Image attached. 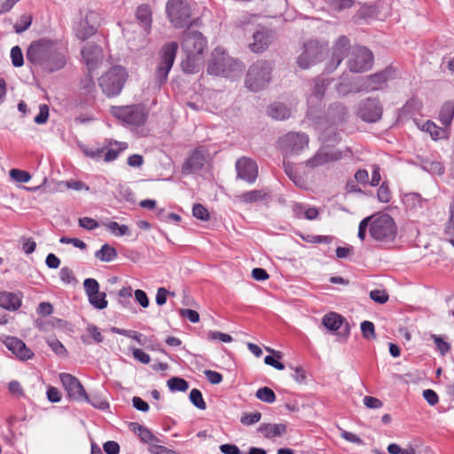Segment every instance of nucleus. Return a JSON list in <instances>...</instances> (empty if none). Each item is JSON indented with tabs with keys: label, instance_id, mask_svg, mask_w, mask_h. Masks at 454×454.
I'll use <instances>...</instances> for the list:
<instances>
[{
	"label": "nucleus",
	"instance_id": "obj_49",
	"mask_svg": "<svg viewBox=\"0 0 454 454\" xmlns=\"http://www.w3.org/2000/svg\"><path fill=\"white\" fill-rule=\"evenodd\" d=\"M379 201L387 203L391 200V192L387 182H383L377 192Z\"/></svg>",
	"mask_w": 454,
	"mask_h": 454
},
{
	"label": "nucleus",
	"instance_id": "obj_20",
	"mask_svg": "<svg viewBox=\"0 0 454 454\" xmlns=\"http://www.w3.org/2000/svg\"><path fill=\"white\" fill-rule=\"evenodd\" d=\"M66 62L65 51L60 44L51 54H49L41 68L48 73H53L63 68Z\"/></svg>",
	"mask_w": 454,
	"mask_h": 454
},
{
	"label": "nucleus",
	"instance_id": "obj_40",
	"mask_svg": "<svg viewBox=\"0 0 454 454\" xmlns=\"http://www.w3.org/2000/svg\"><path fill=\"white\" fill-rule=\"evenodd\" d=\"M88 300L90 304L98 309H104L108 305L106 293L99 291H98L97 294L89 297Z\"/></svg>",
	"mask_w": 454,
	"mask_h": 454
},
{
	"label": "nucleus",
	"instance_id": "obj_7",
	"mask_svg": "<svg viewBox=\"0 0 454 454\" xmlns=\"http://www.w3.org/2000/svg\"><path fill=\"white\" fill-rule=\"evenodd\" d=\"M167 17L176 28H183L192 24V9L187 0H168Z\"/></svg>",
	"mask_w": 454,
	"mask_h": 454
},
{
	"label": "nucleus",
	"instance_id": "obj_48",
	"mask_svg": "<svg viewBox=\"0 0 454 454\" xmlns=\"http://www.w3.org/2000/svg\"><path fill=\"white\" fill-rule=\"evenodd\" d=\"M82 89L83 92L89 96L90 99L94 98V92H95V83L91 77V75H88L82 82Z\"/></svg>",
	"mask_w": 454,
	"mask_h": 454
},
{
	"label": "nucleus",
	"instance_id": "obj_63",
	"mask_svg": "<svg viewBox=\"0 0 454 454\" xmlns=\"http://www.w3.org/2000/svg\"><path fill=\"white\" fill-rule=\"evenodd\" d=\"M103 449L106 454H118L120 452V445L114 441L106 442L103 444Z\"/></svg>",
	"mask_w": 454,
	"mask_h": 454
},
{
	"label": "nucleus",
	"instance_id": "obj_53",
	"mask_svg": "<svg viewBox=\"0 0 454 454\" xmlns=\"http://www.w3.org/2000/svg\"><path fill=\"white\" fill-rule=\"evenodd\" d=\"M118 146L119 147L117 151L113 148L106 150L104 155V160L106 161L114 160L118 157L119 152L125 150L128 147V145L126 143H119Z\"/></svg>",
	"mask_w": 454,
	"mask_h": 454
},
{
	"label": "nucleus",
	"instance_id": "obj_28",
	"mask_svg": "<svg viewBox=\"0 0 454 454\" xmlns=\"http://www.w3.org/2000/svg\"><path fill=\"white\" fill-rule=\"evenodd\" d=\"M268 115L277 121H284L290 117V109L283 103H273L267 109Z\"/></svg>",
	"mask_w": 454,
	"mask_h": 454
},
{
	"label": "nucleus",
	"instance_id": "obj_52",
	"mask_svg": "<svg viewBox=\"0 0 454 454\" xmlns=\"http://www.w3.org/2000/svg\"><path fill=\"white\" fill-rule=\"evenodd\" d=\"M361 332L365 339L375 338V328L374 325L371 321H364L361 323Z\"/></svg>",
	"mask_w": 454,
	"mask_h": 454
},
{
	"label": "nucleus",
	"instance_id": "obj_5",
	"mask_svg": "<svg viewBox=\"0 0 454 454\" xmlns=\"http://www.w3.org/2000/svg\"><path fill=\"white\" fill-rule=\"evenodd\" d=\"M178 44L176 42L165 43L159 51L158 62L154 74L155 82L159 86L166 82L169 71L171 70Z\"/></svg>",
	"mask_w": 454,
	"mask_h": 454
},
{
	"label": "nucleus",
	"instance_id": "obj_24",
	"mask_svg": "<svg viewBox=\"0 0 454 454\" xmlns=\"http://www.w3.org/2000/svg\"><path fill=\"white\" fill-rule=\"evenodd\" d=\"M271 43V34L266 28H262L253 35V43L249 44V48L255 53L265 51Z\"/></svg>",
	"mask_w": 454,
	"mask_h": 454
},
{
	"label": "nucleus",
	"instance_id": "obj_58",
	"mask_svg": "<svg viewBox=\"0 0 454 454\" xmlns=\"http://www.w3.org/2000/svg\"><path fill=\"white\" fill-rule=\"evenodd\" d=\"M181 317L187 318L192 323H198L200 321V315L197 311L191 309H181L179 310Z\"/></svg>",
	"mask_w": 454,
	"mask_h": 454
},
{
	"label": "nucleus",
	"instance_id": "obj_29",
	"mask_svg": "<svg viewBox=\"0 0 454 454\" xmlns=\"http://www.w3.org/2000/svg\"><path fill=\"white\" fill-rule=\"evenodd\" d=\"M454 117V102L449 101L442 105L440 113L439 120L442 125L448 127Z\"/></svg>",
	"mask_w": 454,
	"mask_h": 454
},
{
	"label": "nucleus",
	"instance_id": "obj_35",
	"mask_svg": "<svg viewBox=\"0 0 454 454\" xmlns=\"http://www.w3.org/2000/svg\"><path fill=\"white\" fill-rule=\"evenodd\" d=\"M111 331L114 333L123 335L128 338H131V339L135 340L139 345L143 346L145 344L146 337H145L142 333H139L136 331L126 330V329H121V328H117V327H113L111 329Z\"/></svg>",
	"mask_w": 454,
	"mask_h": 454
},
{
	"label": "nucleus",
	"instance_id": "obj_6",
	"mask_svg": "<svg viewBox=\"0 0 454 454\" xmlns=\"http://www.w3.org/2000/svg\"><path fill=\"white\" fill-rule=\"evenodd\" d=\"M128 73L124 67L115 66L110 68L99 78V86L108 97H114L121 93L127 80Z\"/></svg>",
	"mask_w": 454,
	"mask_h": 454
},
{
	"label": "nucleus",
	"instance_id": "obj_44",
	"mask_svg": "<svg viewBox=\"0 0 454 454\" xmlns=\"http://www.w3.org/2000/svg\"><path fill=\"white\" fill-rule=\"evenodd\" d=\"M82 401H84L86 403H90L94 408L105 411L109 407V403L106 400L101 398L98 395H91L89 396L87 395V399H82Z\"/></svg>",
	"mask_w": 454,
	"mask_h": 454
},
{
	"label": "nucleus",
	"instance_id": "obj_27",
	"mask_svg": "<svg viewBox=\"0 0 454 454\" xmlns=\"http://www.w3.org/2000/svg\"><path fill=\"white\" fill-rule=\"evenodd\" d=\"M134 431L137 434L140 440L153 446L156 443H163L164 441L160 440L159 437L155 436L148 428L139 424L133 425Z\"/></svg>",
	"mask_w": 454,
	"mask_h": 454
},
{
	"label": "nucleus",
	"instance_id": "obj_56",
	"mask_svg": "<svg viewBox=\"0 0 454 454\" xmlns=\"http://www.w3.org/2000/svg\"><path fill=\"white\" fill-rule=\"evenodd\" d=\"M32 18L30 16H22L20 21L14 26L15 32L18 34L23 33L30 27Z\"/></svg>",
	"mask_w": 454,
	"mask_h": 454
},
{
	"label": "nucleus",
	"instance_id": "obj_45",
	"mask_svg": "<svg viewBox=\"0 0 454 454\" xmlns=\"http://www.w3.org/2000/svg\"><path fill=\"white\" fill-rule=\"evenodd\" d=\"M12 179L18 183H27L31 179V176L27 171L12 168L9 172Z\"/></svg>",
	"mask_w": 454,
	"mask_h": 454
},
{
	"label": "nucleus",
	"instance_id": "obj_55",
	"mask_svg": "<svg viewBox=\"0 0 454 454\" xmlns=\"http://www.w3.org/2000/svg\"><path fill=\"white\" fill-rule=\"evenodd\" d=\"M207 338L210 340H220L222 342H231L232 340V337L230 334L223 333L217 331H210L207 333Z\"/></svg>",
	"mask_w": 454,
	"mask_h": 454
},
{
	"label": "nucleus",
	"instance_id": "obj_22",
	"mask_svg": "<svg viewBox=\"0 0 454 454\" xmlns=\"http://www.w3.org/2000/svg\"><path fill=\"white\" fill-rule=\"evenodd\" d=\"M4 344L20 360H27L34 356V353L18 338L8 337L4 340Z\"/></svg>",
	"mask_w": 454,
	"mask_h": 454
},
{
	"label": "nucleus",
	"instance_id": "obj_59",
	"mask_svg": "<svg viewBox=\"0 0 454 454\" xmlns=\"http://www.w3.org/2000/svg\"><path fill=\"white\" fill-rule=\"evenodd\" d=\"M49 117V107L47 105H40L39 114L35 117V122L37 124H43L47 121Z\"/></svg>",
	"mask_w": 454,
	"mask_h": 454
},
{
	"label": "nucleus",
	"instance_id": "obj_18",
	"mask_svg": "<svg viewBox=\"0 0 454 454\" xmlns=\"http://www.w3.org/2000/svg\"><path fill=\"white\" fill-rule=\"evenodd\" d=\"M388 71H382L374 74L359 78V88L362 91L370 92L381 90L388 79Z\"/></svg>",
	"mask_w": 454,
	"mask_h": 454
},
{
	"label": "nucleus",
	"instance_id": "obj_57",
	"mask_svg": "<svg viewBox=\"0 0 454 454\" xmlns=\"http://www.w3.org/2000/svg\"><path fill=\"white\" fill-rule=\"evenodd\" d=\"M370 298L380 304H383L388 300V294L382 290H372L370 292Z\"/></svg>",
	"mask_w": 454,
	"mask_h": 454
},
{
	"label": "nucleus",
	"instance_id": "obj_23",
	"mask_svg": "<svg viewBox=\"0 0 454 454\" xmlns=\"http://www.w3.org/2000/svg\"><path fill=\"white\" fill-rule=\"evenodd\" d=\"M341 155L339 152L330 151L326 148H321L317 153L306 161V165L309 168L322 166L327 162L340 159Z\"/></svg>",
	"mask_w": 454,
	"mask_h": 454
},
{
	"label": "nucleus",
	"instance_id": "obj_38",
	"mask_svg": "<svg viewBox=\"0 0 454 454\" xmlns=\"http://www.w3.org/2000/svg\"><path fill=\"white\" fill-rule=\"evenodd\" d=\"M167 385L170 391L172 392H184L188 389L189 384L188 382L178 377H172L167 381Z\"/></svg>",
	"mask_w": 454,
	"mask_h": 454
},
{
	"label": "nucleus",
	"instance_id": "obj_17",
	"mask_svg": "<svg viewBox=\"0 0 454 454\" xmlns=\"http://www.w3.org/2000/svg\"><path fill=\"white\" fill-rule=\"evenodd\" d=\"M350 49V42L345 35H340L333 46L332 60L326 67L328 72L335 70Z\"/></svg>",
	"mask_w": 454,
	"mask_h": 454
},
{
	"label": "nucleus",
	"instance_id": "obj_34",
	"mask_svg": "<svg viewBox=\"0 0 454 454\" xmlns=\"http://www.w3.org/2000/svg\"><path fill=\"white\" fill-rule=\"evenodd\" d=\"M403 202L408 208L417 211L419 208L424 207L426 200H424L419 193L412 192L404 196Z\"/></svg>",
	"mask_w": 454,
	"mask_h": 454
},
{
	"label": "nucleus",
	"instance_id": "obj_4",
	"mask_svg": "<svg viewBox=\"0 0 454 454\" xmlns=\"http://www.w3.org/2000/svg\"><path fill=\"white\" fill-rule=\"evenodd\" d=\"M370 235L380 242L393 241L396 236V226L394 219L387 214L372 215Z\"/></svg>",
	"mask_w": 454,
	"mask_h": 454
},
{
	"label": "nucleus",
	"instance_id": "obj_61",
	"mask_svg": "<svg viewBox=\"0 0 454 454\" xmlns=\"http://www.w3.org/2000/svg\"><path fill=\"white\" fill-rule=\"evenodd\" d=\"M87 332L90 334V337H91L95 342L101 343L103 341L104 337L101 334L98 326L94 325H90L87 327Z\"/></svg>",
	"mask_w": 454,
	"mask_h": 454
},
{
	"label": "nucleus",
	"instance_id": "obj_43",
	"mask_svg": "<svg viewBox=\"0 0 454 454\" xmlns=\"http://www.w3.org/2000/svg\"><path fill=\"white\" fill-rule=\"evenodd\" d=\"M83 288L86 295L89 297L97 294L99 291V284L95 278H86L83 281Z\"/></svg>",
	"mask_w": 454,
	"mask_h": 454
},
{
	"label": "nucleus",
	"instance_id": "obj_1",
	"mask_svg": "<svg viewBox=\"0 0 454 454\" xmlns=\"http://www.w3.org/2000/svg\"><path fill=\"white\" fill-rule=\"evenodd\" d=\"M207 44V41L200 32H184L181 43L182 51L185 55L181 63L184 73L195 74L200 71L203 63V53Z\"/></svg>",
	"mask_w": 454,
	"mask_h": 454
},
{
	"label": "nucleus",
	"instance_id": "obj_42",
	"mask_svg": "<svg viewBox=\"0 0 454 454\" xmlns=\"http://www.w3.org/2000/svg\"><path fill=\"white\" fill-rule=\"evenodd\" d=\"M189 399L192 402V403L198 409H200V410L206 409V407H207L206 403L204 402L202 394L199 389H197V388L192 389L190 392V395H189Z\"/></svg>",
	"mask_w": 454,
	"mask_h": 454
},
{
	"label": "nucleus",
	"instance_id": "obj_8",
	"mask_svg": "<svg viewBox=\"0 0 454 454\" xmlns=\"http://www.w3.org/2000/svg\"><path fill=\"white\" fill-rule=\"evenodd\" d=\"M59 45L60 43L46 38L35 41L27 48V59L32 64L42 67L49 54Z\"/></svg>",
	"mask_w": 454,
	"mask_h": 454
},
{
	"label": "nucleus",
	"instance_id": "obj_62",
	"mask_svg": "<svg viewBox=\"0 0 454 454\" xmlns=\"http://www.w3.org/2000/svg\"><path fill=\"white\" fill-rule=\"evenodd\" d=\"M149 452L151 454H179L173 450H170L165 446L159 445L158 443L149 447Z\"/></svg>",
	"mask_w": 454,
	"mask_h": 454
},
{
	"label": "nucleus",
	"instance_id": "obj_32",
	"mask_svg": "<svg viewBox=\"0 0 454 454\" xmlns=\"http://www.w3.org/2000/svg\"><path fill=\"white\" fill-rule=\"evenodd\" d=\"M95 257L101 262H112L117 257V251L114 247L105 244L95 253Z\"/></svg>",
	"mask_w": 454,
	"mask_h": 454
},
{
	"label": "nucleus",
	"instance_id": "obj_51",
	"mask_svg": "<svg viewBox=\"0 0 454 454\" xmlns=\"http://www.w3.org/2000/svg\"><path fill=\"white\" fill-rule=\"evenodd\" d=\"M12 63L14 67H20L24 64L23 54L19 46H14L11 50Z\"/></svg>",
	"mask_w": 454,
	"mask_h": 454
},
{
	"label": "nucleus",
	"instance_id": "obj_13",
	"mask_svg": "<svg viewBox=\"0 0 454 454\" xmlns=\"http://www.w3.org/2000/svg\"><path fill=\"white\" fill-rule=\"evenodd\" d=\"M382 106L376 98L362 100L356 109V114L365 122H376L382 116Z\"/></svg>",
	"mask_w": 454,
	"mask_h": 454
},
{
	"label": "nucleus",
	"instance_id": "obj_39",
	"mask_svg": "<svg viewBox=\"0 0 454 454\" xmlns=\"http://www.w3.org/2000/svg\"><path fill=\"white\" fill-rule=\"evenodd\" d=\"M421 129L423 131H426L430 134L431 137L434 140H437L442 137V135L445 133L444 129L439 128L436 126L433 121H426Z\"/></svg>",
	"mask_w": 454,
	"mask_h": 454
},
{
	"label": "nucleus",
	"instance_id": "obj_19",
	"mask_svg": "<svg viewBox=\"0 0 454 454\" xmlns=\"http://www.w3.org/2000/svg\"><path fill=\"white\" fill-rule=\"evenodd\" d=\"M82 55L89 73L95 70L103 59L101 48L91 43H87L83 47Z\"/></svg>",
	"mask_w": 454,
	"mask_h": 454
},
{
	"label": "nucleus",
	"instance_id": "obj_37",
	"mask_svg": "<svg viewBox=\"0 0 454 454\" xmlns=\"http://www.w3.org/2000/svg\"><path fill=\"white\" fill-rule=\"evenodd\" d=\"M266 197V193L262 190H253L242 193L239 196V200L246 203L256 202L263 200Z\"/></svg>",
	"mask_w": 454,
	"mask_h": 454
},
{
	"label": "nucleus",
	"instance_id": "obj_10",
	"mask_svg": "<svg viewBox=\"0 0 454 454\" xmlns=\"http://www.w3.org/2000/svg\"><path fill=\"white\" fill-rule=\"evenodd\" d=\"M347 64L350 72L364 73L372 67L373 55L366 47L354 46L348 55Z\"/></svg>",
	"mask_w": 454,
	"mask_h": 454
},
{
	"label": "nucleus",
	"instance_id": "obj_16",
	"mask_svg": "<svg viewBox=\"0 0 454 454\" xmlns=\"http://www.w3.org/2000/svg\"><path fill=\"white\" fill-rule=\"evenodd\" d=\"M238 177L248 184H254L258 176L256 162L247 157H241L236 161Z\"/></svg>",
	"mask_w": 454,
	"mask_h": 454
},
{
	"label": "nucleus",
	"instance_id": "obj_25",
	"mask_svg": "<svg viewBox=\"0 0 454 454\" xmlns=\"http://www.w3.org/2000/svg\"><path fill=\"white\" fill-rule=\"evenodd\" d=\"M21 306V297L14 293H0V307L9 311H15Z\"/></svg>",
	"mask_w": 454,
	"mask_h": 454
},
{
	"label": "nucleus",
	"instance_id": "obj_46",
	"mask_svg": "<svg viewBox=\"0 0 454 454\" xmlns=\"http://www.w3.org/2000/svg\"><path fill=\"white\" fill-rule=\"evenodd\" d=\"M445 233L450 239H454V200L450 203L449 208V219L445 225Z\"/></svg>",
	"mask_w": 454,
	"mask_h": 454
},
{
	"label": "nucleus",
	"instance_id": "obj_14",
	"mask_svg": "<svg viewBox=\"0 0 454 454\" xmlns=\"http://www.w3.org/2000/svg\"><path fill=\"white\" fill-rule=\"evenodd\" d=\"M59 380L68 396L75 401L87 399V393L80 380L69 373H60Z\"/></svg>",
	"mask_w": 454,
	"mask_h": 454
},
{
	"label": "nucleus",
	"instance_id": "obj_12",
	"mask_svg": "<svg viewBox=\"0 0 454 454\" xmlns=\"http://www.w3.org/2000/svg\"><path fill=\"white\" fill-rule=\"evenodd\" d=\"M112 114L126 124L133 126H140L147 119L145 109L140 106H115L113 107Z\"/></svg>",
	"mask_w": 454,
	"mask_h": 454
},
{
	"label": "nucleus",
	"instance_id": "obj_60",
	"mask_svg": "<svg viewBox=\"0 0 454 454\" xmlns=\"http://www.w3.org/2000/svg\"><path fill=\"white\" fill-rule=\"evenodd\" d=\"M330 5L338 11L348 9L353 5L352 0H329Z\"/></svg>",
	"mask_w": 454,
	"mask_h": 454
},
{
	"label": "nucleus",
	"instance_id": "obj_31",
	"mask_svg": "<svg viewBox=\"0 0 454 454\" xmlns=\"http://www.w3.org/2000/svg\"><path fill=\"white\" fill-rule=\"evenodd\" d=\"M103 225L115 237L131 235V231L126 224H119L117 222L110 221L104 223Z\"/></svg>",
	"mask_w": 454,
	"mask_h": 454
},
{
	"label": "nucleus",
	"instance_id": "obj_11",
	"mask_svg": "<svg viewBox=\"0 0 454 454\" xmlns=\"http://www.w3.org/2000/svg\"><path fill=\"white\" fill-rule=\"evenodd\" d=\"M309 137L303 132H288L278 140V145L286 155H297L309 145Z\"/></svg>",
	"mask_w": 454,
	"mask_h": 454
},
{
	"label": "nucleus",
	"instance_id": "obj_26",
	"mask_svg": "<svg viewBox=\"0 0 454 454\" xmlns=\"http://www.w3.org/2000/svg\"><path fill=\"white\" fill-rule=\"evenodd\" d=\"M258 431L262 434L264 437L271 439L283 435L286 432V426L281 423H264L260 425Z\"/></svg>",
	"mask_w": 454,
	"mask_h": 454
},
{
	"label": "nucleus",
	"instance_id": "obj_64",
	"mask_svg": "<svg viewBox=\"0 0 454 454\" xmlns=\"http://www.w3.org/2000/svg\"><path fill=\"white\" fill-rule=\"evenodd\" d=\"M219 449L223 454H242L239 448L235 444L224 443L220 445Z\"/></svg>",
	"mask_w": 454,
	"mask_h": 454
},
{
	"label": "nucleus",
	"instance_id": "obj_47",
	"mask_svg": "<svg viewBox=\"0 0 454 454\" xmlns=\"http://www.w3.org/2000/svg\"><path fill=\"white\" fill-rule=\"evenodd\" d=\"M431 339H433L437 350L442 356H445L450 350V345L446 342L441 336L431 334Z\"/></svg>",
	"mask_w": 454,
	"mask_h": 454
},
{
	"label": "nucleus",
	"instance_id": "obj_2",
	"mask_svg": "<svg viewBox=\"0 0 454 454\" xmlns=\"http://www.w3.org/2000/svg\"><path fill=\"white\" fill-rule=\"evenodd\" d=\"M243 64L226 54L222 47H216L208 62L207 72L214 75L236 78L241 75Z\"/></svg>",
	"mask_w": 454,
	"mask_h": 454
},
{
	"label": "nucleus",
	"instance_id": "obj_50",
	"mask_svg": "<svg viewBox=\"0 0 454 454\" xmlns=\"http://www.w3.org/2000/svg\"><path fill=\"white\" fill-rule=\"evenodd\" d=\"M262 414L258 411L253 413H244L240 418L241 424L252 426L260 421Z\"/></svg>",
	"mask_w": 454,
	"mask_h": 454
},
{
	"label": "nucleus",
	"instance_id": "obj_21",
	"mask_svg": "<svg viewBox=\"0 0 454 454\" xmlns=\"http://www.w3.org/2000/svg\"><path fill=\"white\" fill-rule=\"evenodd\" d=\"M205 153L206 150L202 147L195 149L184 163L182 168L183 173L192 174L199 171L205 163Z\"/></svg>",
	"mask_w": 454,
	"mask_h": 454
},
{
	"label": "nucleus",
	"instance_id": "obj_36",
	"mask_svg": "<svg viewBox=\"0 0 454 454\" xmlns=\"http://www.w3.org/2000/svg\"><path fill=\"white\" fill-rule=\"evenodd\" d=\"M313 82L314 87L312 90V96H314L317 99H321L325 94L327 86L330 83V81L324 77H317L313 81Z\"/></svg>",
	"mask_w": 454,
	"mask_h": 454
},
{
	"label": "nucleus",
	"instance_id": "obj_54",
	"mask_svg": "<svg viewBox=\"0 0 454 454\" xmlns=\"http://www.w3.org/2000/svg\"><path fill=\"white\" fill-rule=\"evenodd\" d=\"M192 214H193L194 217H196L200 220H202V221H206L209 218V214H208L207 209L201 204H195L193 206Z\"/></svg>",
	"mask_w": 454,
	"mask_h": 454
},
{
	"label": "nucleus",
	"instance_id": "obj_30",
	"mask_svg": "<svg viewBox=\"0 0 454 454\" xmlns=\"http://www.w3.org/2000/svg\"><path fill=\"white\" fill-rule=\"evenodd\" d=\"M137 19L142 23L146 31L149 30L152 22L151 8L147 4H142L137 7L136 12Z\"/></svg>",
	"mask_w": 454,
	"mask_h": 454
},
{
	"label": "nucleus",
	"instance_id": "obj_15",
	"mask_svg": "<svg viewBox=\"0 0 454 454\" xmlns=\"http://www.w3.org/2000/svg\"><path fill=\"white\" fill-rule=\"evenodd\" d=\"M323 325L329 331L338 333L339 335L347 338L350 334L349 324L345 320L343 317L335 312H330L325 314L322 318Z\"/></svg>",
	"mask_w": 454,
	"mask_h": 454
},
{
	"label": "nucleus",
	"instance_id": "obj_9",
	"mask_svg": "<svg viewBox=\"0 0 454 454\" xmlns=\"http://www.w3.org/2000/svg\"><path fill=\"white\" fill-rule=\"evenodd\" d=\"M326 51V45L317 40L307 42L303 46V51L297 58V64L302 69L319 63L324 59Z\"/></svg>",
	"mask_w": 454,
	"mask_h": 454
},
{
	"label": "nucleus",
	"instance_id": "obj_41",
	"mask_svg": "<svg viewBox=\"0 0 454 454\" xmlns=\"http://www.w3.org/2000/svg\"><path fill=\"white\" fill-rule=\"evenodd\" d=\"M255 396L257 399L267 403H273L276 401L275 393L268 387L259 388L255 393Z\"/></svg>",
	"mask_w": 454,
	"mask_h": 454
},
{
	"label": "nucleus",
	"instance_id": "obj_3",
	"mask_svg": "<svg viewBox=\"0 0 454 454\" xmlns=\"http://www.w3.org/2000/svg\"><path fill=\"white\" fill-rule=\"evenodd\" d=\"M273 66L267 60H259L248 69L246 78V86L251 91H259L270 82Z\"/></svg>",
	"mask_w": 454,
	"mask_h": 454
},
{
	"label": "nucleus",
	"instance_id": "obj_33",
	"mask_svg": "<svg viewBox=\"0 0 454 454\" xmlns=\"http://www.w3.org/2000/svg\"><path fill=\"white\" fill-rule=\"evenodd\" d=\"M358 88H359V79L355 82L343 79L341 82H340L337 84L336 90L340 95L345 96L351 92H354V93L361 92L362 90H357Z\"/></svg>",
	"mask_w": 454,
	"mask_h": 454
}]
</instances>
